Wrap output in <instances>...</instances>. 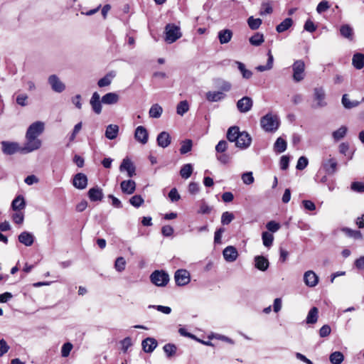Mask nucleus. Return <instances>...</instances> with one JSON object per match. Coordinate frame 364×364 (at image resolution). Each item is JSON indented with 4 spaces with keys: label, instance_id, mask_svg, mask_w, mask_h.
Here are the masks:
<instances>
[{
    "label": "nucleus",
    "instance_id": "f257e3e1",
    "mask_svg": "<svg viewBox=\"0 0 364 364\" xmlns=\"http://www.w3.org/2000/svg\"><path fill=\"white\" fill-rule=\"evenodd\" d=\"M261 127L267 132H276L280 125V120L277 114L267 113L260 119Z\"/></svg>",
    "mask_w": 364,
    "mask_h": 364
},
{
    "label": "nucleus",
    "instance_id": "f03ea898",
    "mask_svg": "<svg viewBox=\"0 0 364 364\" xmlns=\"http://www.w3.org/2000/svg\"><path fill=\"white\" fill-rule=\"evenodd\" d=\"M182 36L179 26L173 23H168L165 27V41L167 43H173Z\"/></svg>",
    "mask_w": 364,
    "mask_h": 364
},
{
    "label": "nucleus",
    "instance_id": "7ed1b4c3",
    "mask_svg": "<svg viewBox=\"0 0 364 364\" xmlns=\"http://www.w3.org/2000/svg\"><path fill=\"white\" fill-rule=\"evenodd\" d=\"M42 146V141L36 137L26 134V141L21 146V154H26L39 149Z\"/></svg>",
    "mask_w": 364,
    "mask_h": 364
},
{
    "label": "nucleus",
    "instance_id": "20e7f679",
    "mask_svg": "<svg viewBox=\"0 0 364 364\" xmlns=\"http://www.w3.org/2000/svg\"><path fill=\"white\" fill-rule=\"evenodd\" d=\"M153 284L158 287H165L169 282V276L164 271H154L150 276Z\"/></svg>",
    "mask_w": 364,
    "mask_h": 364
},
{
    "label": "nucleus",
    "instance_id": "39448f33",
    "mask_svg": "<svg viewBox=\"0 0 364 364\" xmlns=\"http://www.w3.org/2000/svg\"><path fill=\"white\" fill-rule=\"evenodd\" d=\"M314 100L316 102L313 105L314 108L324 107L327 105L326 101V92L322 87H316L314 89Z\"/></svg>",
    "mask_w": 364,
    "mask_h": 364
},
{
    "label": "nucleus",
    "instance_id": "423d86ee",
    "mask_svg": "<svg viewBox=\"0 0 364 364\" xmlns=\"http://www.w3.org/2000/svg\"><path fill=\"white\" fill-rule=\"evenodd\" d=\"M293 80L299 82L304 78L305 64L301 60H296L292 65Z\"/></svg>",
    "mask_w": 364,
    "mask_h": 364
},
{
    "label": "nucleus",
    "instance_id": "0eeeda50",
    "mask_svg": "<svg viewBox=\"0 0 364 364\" xmlns=\"http://www.w3.org/2000/svg\"><path fill=\"white\" fill-rule=\"evenodd\" d=\"M1 145L2 152L6 155H13L17 152L21 153V146L17 142L2 141Z\"/></svg>",
    "mask_w": 364,
    "mask_h": 364
},
{
    "label": "nucleus",
    "instance_id": "6e6552de",
    "mask_svg": "<svg viewBox=\"0 0 364 364\" xmlns=\"http://www.w3.org/2000/svg\"><path fill=\"white\" fill-rule=\"evenodd\" d=\"M174 279L178 286H185L191 281V275L188 270L181 269L175 272Z\"/></svg>",
    "mask_w": 364,
    "mask_h": 364
},
{
    "label": "nucleus",
    "instance_id": "1a4fd4ad",
    "mask_svg": "<svg viewBox=\"0 0 364 364\" xmlns=\"http://www.w3.org/2000/svg\"><path fill=\"white\" fill-rule=\"evenodd\" d=\"M48 82L53 91L61 93L65 90V85L56 75H51L48 78Z\"/></svg>",
    "mask_w": 364,
    "mask_h": 364
},
{
    "label": "nucleus",
    "instance_id": "9d476101",
    "mask_svg": "<svg viewBox=\"0 0 364 364\" xmlns=\"http://www.w3.org/2000/svg\"><path fill=\"white\" fill-rule=\"evenodd\" d=\"M43 122L37 121L32 123L28 128L26 134L38 138L44 131Z\"/></svg>",
    "mask_w": 364,
    "mask_h": 364
},
{
    "label": "nucleus",
    "instance_id": "9b49d317",
    "mask_svg": "<svg viewBox=\"0 0 364 364\" xmlns=\"http://www.w3.org/2000/svg\"><path fill=\"white\" fill-rule=\"evenodd\" d=\"M337 160L331 156L322 162V167L328 175H333L337 171Z\"/></svg>",
    "mask_w": 364,
    "mask_h": 364
},
{
    "label": "nucleus",
    "instance_id": "f8f14e48",
    "mask_svg": "<svg viewBox=\"0 0 364 364\" xmlns=\"http://www.w3.org/2000/svg\"><path fill=\"white\" fill-rule=\"evenodd\" d=\"M236 106L240 112L247 113L252 109L253 100L251 97L245 96L237 101Z\"/></svg>",
    "mask_w": 364,
    "mask_h": 364
},
{
    "label": "nucleus",
    "instance_id": "ddd939ff",
    "mask_svg": "<svg viewBox=\"0 0 364 364\" xmlns=\"http://www.w3.org/2000/svg\"><path fill=\"white\" fill-rule=\"evenodd\" d=\"M319 282L318 275L312 270H308L304 274V282L308 287H315Z\"/></svg>",
    "mask_w": 364,
    "mask_h": 364
},
{
    "label": "nucleus",
    "instance_id": "4468645a",
    "mask_svg": "<svg viewBox=\"0 0 364 364\" xmlns=\"http://www.w3.org/2000/svg\"><path fill=\"white\" fill-rule=\"evenodd\" d=\"M252 138L250 134L246 132H242L235 141V146L240 149H245L250 146Z\"/></svg>",
    "mask_w": 364,
    "mask_h": 364
},
{
    "label": "nucleus",
    "instance_id": "2eb2a0df",
    "mask_svg": "<svg viewBox=\"0 0 364 364\" xmlns=\"http://www.w3.org/2000/svg\"><path fill=\"white\" fill-rule=\"evenodd\" d=\"M136 168L132 161L129 158H125L122 160L121 165L119 166V171L121 172L127 171L128 177H133L135 173Z\"/></svg>",
    "mask_w": 364,
    "mask_h": 364
},
{
    "label": "nucleus",
    "instance_id": "dca6fc26",
    "mask_svg": "<svg viewBox=\"0 0 364 364\" xmlns=\"http://www.w3.org/2000/svg\"><path fill=\"white\" fill-rule=\"evenodd\" d=\"M102 100H100V95L98 92H95L90 100V104L92 107L93 112L100 114L102 112Z\"/></svg>",
    "mask_w": 364,
    "mask_h": 364
},
{
    "label": "nucleus",
    "instance_id": "f3484780",
    "mask_svg": "<svg viewBox=\"0 0 364 364\" xmlns=\"http://www.w3.org/2000/svg\"><path fill=\"white\" fill-rule=\"evenodd\" d=\"M134 138L142 144H146L149 139V134L146 129L143 126L137 127L135 129Z\"/></svg>",
    "mask_w": 364,
    "mask_h": 364
},
{
    "label": "nucleus",
    "instance_id": "a211bd4d",
    "mask_svg": "<svg viewBox=\"0 0 364 364\" xmlns=\"http://www.w3.org/2000/svg\"><path fill=\"white\" fill-rule=\"evenodd\" d=\"M223 255L224 259L228 262H235L238 257L237 250L233 246H228L225 247L223 252Z\"/></svg>",
    "mask_w": 364,
    "mask_h": 364
},
{
    "label": "nucleus",
    "instance_id": "6ab92c4d",
    "mask_svg": "<svg viewBox=\"0 0 364 364\" xmlns=\"http://www.w3.org/2000/svg\"><path fill=\"white\" fill-rule=\"evenodd\" d=\"M73 185L78 189H85L87 185V178L82 173H77L73 181Z\"/></svg>",
    "mask_w": 364,
    "mask_h": 364
},
{
    "label": "nucleus",
    "instance_id": "aec40b11",
    "mask_svg": "<svg viewBox=\"0 0 364 364\" xmlns=\"http://www.w3.org/2000/svg\"><path fill=\"white\" fill-rule=\"evenodd\" d=\"M254 262L255 268L262 272L266 271L269 266V260L262 255L255 257Z\"/></svg>",
    "mask_w": 364,
    "mask_h": 364
},
{
    "label": "nucleus",
    "instance_id": "412c9836",
    "mask_svg": "<svg viewBox=\"0 0 364 364\" xmlns=\"http://www.w3.org/2000/svg\"><path fill=\"white\" fill-rule=\"evenodd\" d=\"M122 191L125 194H132L136 189V183L133 180H124L121 182Z\"/></svg>",
    "mask_w": 364,
    "mask_h": 364
},
{
    "label": "nucleus",
    "instance_id": "4be33fe9",
    "mask_svg": "<svg viewBox=\"0 0 364 364\" xmlns=\"http://www.w3.org/2000/svg\"><path fill=\"white\" fill-rule=\"evenodd\" d=\"M157 144L160 147L166 148L171 144V138L166 132H162L157 136Z\"/></svg>",
    "mask_w": 364,
    "mask_h": 364
},
{
    "label": "nucleus",
    "instance_id": "5701e85b",
    "mask_svg": "<svg viewBox=\"0 0 364 364\" xmlns=\"http://www.w3.org/2000/svg\"><path fill=\"white\" fill-rule=\"evenodd\" d=\"M18 241L24 245L29 247L33 244L34 236L32 233L24 231L18 235Z\"/></svg>",
    "mask_w": 364,
    "mask_h": 364
},
{
    "label": "nucleus",
    "instance_id": "b1692460",
    "mask_svg": "<svg viewBox=\"0 0 364 364\" xmlns=\"http://www.w3.org/2000/svg\"><path fill=\"white\" fill-rule=\"evenodd\" d=\"M141 346L146 353H151L156 348L157 341L153 338H146L142 341Z\"/></svg>",
    "mask_w": 364,
    "mask_h": 364
},
{
    "label": "nucleus",
    "instance_id": "393cba45",
    "mask_svg": "<svg viewBox=\"0 0 364 364\" xmlns=\"http://www.w3.org/2000/svg\"><path fill=\"white\" fill-rule=\"evenodd\" d=\"M119 127L117 124H109L106 127L105 135L110 140L115 139L119 134Z\"/></svg>",
    "mask_w": 364,
    "mask_h": 364
},
{
    "label": "nucleus",
    "instance_id": "a878e982",
    "mask_svg": "<svg viewBox=\"0 0 364 364\" xmlns=\"http://www.w3.org/2000/svg\"><path fill=\"white\" fill-rule=\"evenodd\" d=\"M206 100L210 102H219L225 97L221 91H209L205 94Z\"/></svg>",
    "mask_w": 364,
    "mask_h": 364
},
{
    "label": "nucleus",
    "instance_id": "bb28decb",
    "mask_svg": "<svg viewBox=\"0 0 364 364\" xmlns=\"http://www.w3.org/2000/svg\"><path fill=\"white\" fill-rule=\"evenodd\" d=\"M119 96L116 92H108L102 96V102L105 105H114L119 102Z\"/></svg>",
    "mask_w": 364,
    "mask_h": 364
},
{
    "label": "nucleus",
    "instance_id": "cd10ccee",
    "mask_svg": "<svg viewBox=\"0 0 364 364\" xmlns=\"http://www.w3.org/2000/svg\"><path fill=\"white\" fill-rule=\"evenodd\" d=\"M88 197L92 201H99L102 199V190L99 187H94L89 190Z\"/></svg>",
    "mask_w": 364,
    "mask_h": 364
},
{
    "label": "nucleus",
    "instance_id": "c85d7f7f",
    "mask_svg": "<svg viewBox=\"0 0 364 364\" xmlns=\"http://www.w3.org/2000/svg\"><path fill=\"white\" fill-rule=\"evenodd\" d=\"M214 83L216 87H218L222 92H229L232 88V85L230 82L218 78L214 80Z\"/></svg>",
    "mask_w": 364,
    "mask_h": 364
},
{
    "label": "nucleus",
    "instance_id": "c756f323",
    "mask_svg": "<svg viewBox=\"0 0 364 364\" xmlns=\"http://www.w3.org/2000/svg\"><path fill=\"white\" fill-rule=\"evenodd\" d=\"M232 37V32L230 29H223L218 32V39L221 44L229 43Z\"/></svg>",
    "mask_w": 364,
    "mask_h": 364
},
{
    "label": "nucleus",
    "instance_id": "7c9ffc66",
    "mask_svg": "<svg viewBox=\"0 0 364 364\" xmlns=\"http://www.w3.org/2000/svg\"><path fill=\"white\" fill-rule=\"evenodd\" d=\"M318 318V309L317 307L311 308L308 312L306 318V323L307 324H315Z\"/></svg>",
    "mask_w": 364,
    "mask_h": 364
},
{
    "label": "nucleus",
    "instance_id": "2f4dec72",
    "mask_svg": "<svg viewBox=\"0 0 364 364\" xmlns=\"http://www.w3.org/2000/svg\"><path fill=\"white\" fill-rule=\"evenodd\" d=\"M26 206V202L22 196H18L12 201L11 208L15 211H20Z\"/></svg>",
    "mask_w": 364,
    "mask_h": 364
},
{
    "label": "nucleus",
    "instance_id": "473e14b6",
    "mask_svg": "<svg viewBox=\"0 0 364 364\" xmlns=\"http://www.w3.org/2000/svg\"><path fill=\"white\" fill-rule=\"evenodd\" d=\"M114 77L115 73L114 72H110L98 80L97 85L100 87H107L112 83V81Z\"/></svg>",
    "mask_w": 364,
    "mask_h": 364
},
{
    "label": "nucleus",
    "instance_id": "72a5a7b5",
    "mask_svg": "<svg viewBox=\"0 0 364 364\" xmlns=\"http://www.w3.org/2000/svg\"><path fill=\"white\" fill-rule=\"evenodd\" d=\"M241 132L237 127H231L227 132V138L231 142H235Z\"/></svg>",
    "mask_w": 364,
    "mask_h": 364
},
{
    "label": "nucleus",
    "instance_id": "f704fd0d",
    "mask_svg": "<svg viewBox=\"0 0 364 364\" xmlns=\"http://www.w3.org/2000/svg\"><path fill=\"white\" fill-rule=\"evenodd\" d=\"M293 25V20L291 18H285L276 27V31L278 33H283L287 31Z\"/></svg>",
    "mask_w": 364,
    "mask_h": 364
},
{
    "label": "nucleus",
    "instance_id": "c9c22d12",
    "mask_svg": "<svg viewBox=\"0 0 364 364\" xmlns=\"http://www.w3.org/2000/svg\"><path fill=\"white\" fill-rule=\"evenodd\" d=\"M340 33L343 37L350 41L353 40V30L348 24L341 26L340 28Z\"/></svg>",
    "mask_w": 364,
    "mask_h": 364
},
{
    "label": "nucleus",
    "instance_id": "e433bc0d",
    "mask_svg": "<svg viewBox=\"0 0 364 364\" xmlns=\"http://www.w3.org/2000/svg\"><path fill=\"white\" fill-rule=\"evenodd\" d=\"M353 66L358 70L364 67V54L356 53L353 55L352 59Z\"/></svg>",
    "mask_w": 364,
    "mask_h": 364
},
{
    "label": "nucleus",
    "instance_id": "4c0bfd02",
    "mask_svg": "<svg viewBox=\"0 0 364 364\" xmlns=\"http://www.w3.org/2000/svg\"><path fill=\"white\" fill-rule=\"evenodd\" d=\"M268 59L267 64L265 65H258L256 69L259 72H264L266 70H269L273 68L274 58L269 50L267 53Z\"/></svg>",
    "mask_w": 364,
    "mask_h": 364
},
{
    "label": "nucleus",
    "instance_id": "58836bf2",
    "mask_svg": "<svg viewBox=\"0 0 364 364\" xmlns=\"http://www.w3.org/2000/svg\"><path fill=\"white\" fill-rule=\"evenodd\" d=\"M249 41L254 46H259L264 41V35L257 32L250 38Z\"/></svg>",
    "mask_w": 364,
    "mask_h": 364
},
{
    "label": "nucleus",
    "instance_id": "ea45409f",
    "mask_svg": "<svg viewBox=\"0 0 364 364\" xmlns=\"http://www.w3.org/2000/svg\"><path fill=\"white\" fill-rule=\"evenodd\" d=\"M343 107L346 109H351L359 105L360 102L357 100L350 101L348 98V95L345 94L342 97L341 100Z\"/></svg>",
    "mask_w": 364,
    "mask_h": 364
},
{
    "label": "nucleus",
    "instance_id": "a19ab883",
    "mask_svg": "<svg viewBox=\"0 0 364 364\" xmlns=\"http://www.w3.org/2000/svg\"><path fill=\"white\" fill-rule=\"evenodd\" d=\"M163 112V108L159 104L153 105L149 112V117L152 118H159Z\"/></svg>",
    "mask_w": 364,
    "mask_h": 364
},
{
    "label": "nucleus",
    "instance_id": "79ce46f5",
    "mask_svg": "<svg viewBox=\"0 0 364 364\" xmlns=\"http://www.w3.org/2000/svg\"><path fill=\"white\" fill-rule=\"evenodd\" d=\"M341 231L345 233L348 237H353L354 239L360 240L363 238V235L360 231L353 230L348 228H343Z\"/></svg>",
    "mask_w": 364,
    "mask_h": 364
},
{
    "label": "nucleus",
    "instance_id": "37998d69",
    "mask_svg": "<svg viewBox=\"0 0 364 364\" xmlns=\"http://www.w3.org/2000/svg\"><path fill=\"white\" fill-rule=\"evenodd\" d=\"M287 141L282 137H279L274 144V149L278 153H282L287 149Z\"/></svg>",
    "mask_w": 364,
    "mask_h": 364
},
{
    "label": "nucleus",
    "instance_id": "c03bdc74",
    "mask_svg": "<svg viewBox=\"0 0 364 364\" xmlns=\"http://www.w3.org/2000/svg\"><path fill=\"white\" fill-rule=\"evenodd\" d=\"M193 171V166L191 164H186L181 167L180 175L183 178L187 179L191 176Z\"/></svg>",
    "mask_w": 364,
    "mask_h": 364
},
{
    "label": "nucleus",
    "instance_id": "a18cd8bd",
    "mask_svg": "<svg viewBox=\"0 0 364 364\" xmlns=\"http://www.w3.org/2000/svg\"><path fill=\"white\" fill-rule=\"evenodd\" d=\"M343 360V354L340 351H335L329 356V360L332 364H341Z\"/></svg>",
    "mask_w": 364,
    "mask_h": 364
},
{
    "label": "nucleus",
    "instance_id": "49530a36",
    "mask_svg": "<svg viewBox=\"0 0 364 364\" xmlns=\"http://www.w3.org/2000/svg\"><path fill=\"white\" fill-rule=\"evenodd\" d=\"M235 64L237 65V68L240 70V72L241 73V74L244 78L250 79L252 77V71L250 70H247L245 68V65L244 63L239 62V61H235Z\"/></svg>",
    "mask_w": 364,
    "mask_h": 364
},
{
    "label": "nucleus",
    "instance_id": "de8ad7c7",
    "mask_svg": "<svg viewBox=\"0 0 364 364\" xmlns=\"http://www.w3.org/2000/svg\"><path fill=\"white\" fill-rule=\"evenodd\" d=\"M347 130L348 129L346 126H341L339 129L332 133L333 139L338 141L343 139L346 136Z\"/></svg>",
    "mask_w": 364,
    "mask_h": 364
},
{
    "label": "nucleus",
    "instance_id": "09e8293b",
    "mask_svg": "<svg viewBox=\"0 0 364 364\" xmlns=\"http://www.w3.org/2000/svg\"><path fill=\"white\" fill-rule=\"evenodd\" d=\"M189 109V105L186 100L180 102L176 107V112L178 114L183 116Z\"/></svg>",
    "mask_w": 364,
    "mask_h": 364
},
{
    "label": "nucleus",
    "instance_id": "8fccbe9b",
    "mask_svg": "<svg viewBox=\"0 0 364 364\" xmlns=\"http://www.w3.org/2000/svg\"><path fill=\"white\" fill-rule=\"evenodd\" d=\"M163 349L166 356L171 358L176 354L177 348L173 343H167L164 346Z\"/></svg>",
    "mask_w": 364,
    "mask_h": 364
},
{
    "label": "nucleus",
    "instance_id": "3c124183",
    "mask_svg": "<svg viewBox=\"0 0 364 364\" xmlns=\"http://www.w3.org/2000/svg\"><path fill=\"white\" fill-rule=\"evenodd\" d=\"M262 21L260 18H254L252 16H250L247 19V24L249 27L252 30H257L261 26Z\"/></svg>",
    "mask_w": 364,
    "mask_h": 364
},
{
    "label": "nucleus",
    "instance_id": "603ef678",
    "mask_svg": "<svg viewBox=\"0 0 364 364\" xmlns=\"http://www.w3.org/2000/svg\"><path fill=\"white\" fill-rule=\"evenodd\" d=\"M263 245L267 247H269L272 246L274 240V237L272 234L268 232H264L262 235Z\"/></svg>",
    "mask_w": 364,
    "mask_h": 364
},
{
    "label": "nucleus",
    "instance_id": "864d4df0",
    "mask_svg": "<svg viewBox=\"0 0 364 364\" xmlns=\"http://www.w3.org/2000/svg\"><path fill=\"white\" fill-rule=\"evenodd\" d=\"M192 141L190 139L182 141L181 146L180 148V153L181 154H186L191 151L192 149Z\"/></svg>",
    "mask_w": 364,
    "mask_h": 364
},
{
    "label": "nucleus",
    "instance_id": "5fc2aeb1",
    "mask_svg": "<svg viewBox=\"0 0 364 364\" xmlns=\"http://www.w3.org/2000/svg\"><path fill=\"white\" fill-rule=\"evenodd\" d=\"M126 267V261L123 257H119L117 258L115 263H114V268L115 269L121 272L124 270Z\"/></svg>",
    "mask_w": 364,
    "mask_h": 364
},
{
    "label": "nucleus",
    "instance_id": "6e6d98bb",
    "mask_svg": "<svg viewBox=\"0 0 364 364\" xmlns=\"http://www.w3.org/2000/svg\"><path fill=\"white\" fill-rule=\"evenodd\" d=\"M234 219V215L228 211L224 212L221 216V223L223 225L230 224Z\"/></svg>",
    "mask_w": 364,
    "mask_h": 364
},
{
    "label": "nucleus",
    "instance_id": "4d7b16f0",
    "mask_svg": "<svg viewBox=\"0 0 364 364\" xmlns=\"http://www.w3.org/2000/svg\"><path fill=\"white\" fill-rule=\"evenodd\" d=\"M242 182L246 185H250L254 183L255 178L252 175V172L248 171L242 173Z\"/></svg>",
    "mask_w": 364,
    "mask_h": 364
},
{
    "label": "nucleus",
    "instance_id": "13d9d810",
    "mask_svg": "<svg viewBox=\"0 0 364 364\" xmlns=\"http://www.w3.org/2000/svg\"><path fill=\"white\" fill-rule=\"evenodd\" d=\"M129 203L134 207L136 208H139L140 207L143 203H144V199L142 198V197L139 195H135L134 196H132L130 199H129Z\"/></svg>",
    "mask_w": 364,
    "mask_h": 364
},
{
    "label": "nucleus",
    "instance_id": "bf43d9fd",
    "mask_svg": "<svg viewBox=\"0 0 364 364\" xmlns=\"http://www.w3.org/2000/svg\"><path fill=\"white\" fill-rule=\"evenodd\" d=\"M73 346L71 343L68 342V343H64L61 348L62 357H63V358L68 357L70 355V351L73 349Z\"/></svg>",
    "mask_w": 364,
    "mask_h": 364
},
{
    "label": "nucleus",
    "instance_id": "052dcab7",
    "mask_svg": "<svg viewBox=\"0 0 364 364\" xmlns=\"http://www.w3.org/2000/svg\"><path fill=\"white\" fill-rule=\"evenodd\" d=\"M228 142L225 140H221L215 146V151L218 154L224 153L228 149Z\"/></svg>",
    "mask_w": 364,
    "mask_h": 364
},
{
    "label": "nucleus",
    "instance_id": "680f3d73",
    "mask_svg": "<svg viewBox=\"0 0 364 364\" xmlns=\"http://www.w3.org/2000/svg\"><path fill=\"white\" fill-rule=\"evenodd\" d=\"M28 97L26 94H19L16 97V103L21 107H25L28 105Z\"/></svg>",
    "mask_w": 364,
    "mask_h": 364
},
{
    "label": "nucleus",
    "instance_id": "e2e57ef3",
    "mask_svg": "<svg viewBox=\"0 0 364 364\" xmlns=\"http://www.w3.org/2000/svg\"><path fill=\"white\" fill-rule=\"evenodd\" d=\"M272 7L269 2H263L262 4V11H260L261 15L270 14L272 13Z\"/></svg>",
    "mask_w": 364,
    "mask_h": 364
},
{
    "label": "nucleus",
    "instance_id": "0e129e2a",
    "mask_svg": "<svg viewBox=\"0 0 364 364\" xmlns=\"http://www.w3.org/2000/svg\"><path fill=\"white\" fill-rule=\"evenodd\" d=\"M308 163L309 161L307 158L305 156H301L297 161L296 168L298 170H303L307 166Z\"/></svg>",
    "mask_w": 364,
    "mask_h": 364
},
{
    "label": "nucleus",
    "instance_id": "69168bd1",
    "mask_svg": "<svg viewBox=\"0 0 364 364\" xmlns=\"http://www.w3.org/2000/svg\"><path fill=\"white\" fill-rule=\"evenodd\" d=\"M351 189L358 193H364V183L353 182L351 183Z\"/></svg>",
    "mask_w": 364,
    "mask_h": 364
},
{
    "label": "nucleus",
    "instance_id": "338daca9",
    "mask_svg": "<svg viewBox=\"0 0 364 364\" xmlns=\"http://www.w3.org/2000/svg\"><path fill=\"white\" fill-rule=\"evenodd\" d=\"M329 7H330V6H329V4L328 1H322L318 4V6L316 7V11L318 14H321V13L326 11V10H328L329 9Z\"/></svg>",
    "mask_w": 364,
    "mask_h": 364
},
{
    "label": "nucleus",
    "instance_id": "774afa93",
    "mask_svg": "<svg viewBox=\"0 0 364 364\" xmlns=\"http://www.w3.org/2000/svg\"><path fill=\"white\" fill-rule=\"evenodd\" d=\"M132 342L129 337H127L121 341L122 350L126 353L128 348L132 346Z\"/></svg>",
    "mask_w": 364,
    "mask_h": 364
}]
</instances>
